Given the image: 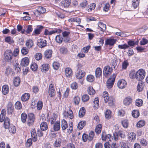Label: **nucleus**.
Masks as SVG:
<instances>
[{
    "label": "nucleus",
    "instance_id": "nucleus-1",
    "mask_svg": "<svg viewBox=\"0 0 148 148\" xmlns=\"http://www.w3.org/2000/svg\"><path fill=\"white\" fill-rule=\"evenodd\" d=\"M145 76V72L142 69H139L136 72V79L139 81H141L144 79Z\"/></svg>",
    "mask_w": 148,
    "mask_h": 148
},
{
    "label": "nucleus",
    "instance_id": "nucleus-2",
    "mask_svg": "<svg viewBox=\"0 0 148 148\" xmlns=\"http://www.w3.org/2000/svg\"><path fill=\"white\" fill-rule=\"evenodd\" d=\"M116 75V74H113L108 80L107 82V86L108 88L110 89L113 86Z\"/></svg>",
    "mask_w": 148,
    "mask_h": 148
},
{
    "label": "nucleus",
    "instance_id": "nucleus-3",
    "mask_svg": "<svg viewBox=\"0 0 148 148\" xmlns=\"http://www.w3.org/2000/svg\"><path fill=\"white\" fill-rule=\"evenodd\" d=\"M61 30L57 28H55L51 30L50 29H46L45 31L44 34L45 35H50L56 33H60L61 32Z\"/></svg>",
    "mask_w": 148,
    "mask_h": 148
},
{
    "label": "nucleus",
    "instance_id": "nucleus-4",
    "mask_svg": "<svg viewBox=\"0 0 148 148\" xmlns=\"http://www.w3.org/2000/svg\"><path fill=\"white\" fill-rule=\"evenodd\" d=\"M85 75V72L82 70L77 71V72L76 74V77L77 79H82L83 77ZM80 83L81 84H82L83 81L82 80L80 81Z\"/></svg>",
    "mask_w": 148,
    "mask_h": 148
},
{
    "label": "nucleus",
    "instance_id": "nucleus-5",
    "mask_svg": "<svg viewBox=\"0 0 148 148\" xmlns=\"http://www.w3.org/2000/svg\"><path fill=\"white\" fill-rule=\"evenodd\" d=\"M5 61L9 62L12 59V55L11 50H7L5 52L4 54Z\"/></svg>",
    "mask_w": 148,
    "mask_h": 148
},
{
    "label": "nucleus",
    "instance_id": "nucleus-6",
    "mask_svg": "<svg viewBox=\"0 0 148 148\" xmlns=\"http://www.w3.org/2000/svg\"><path fill=\"white\" fill-rule=\"evenodd\" d=\"M112 71V69L109 66H107L104 67L103 73L105 77L108 76L110 74Z\"/></svg>",
    "mask_w": 148,
    "mask_h": 148
},
{
    "label": "nucleus",
    "instance_id": "nucleus-7",
    "mask_svg": "<svg viewBox=\"0 0 148 148\" xmlns=\"http://www.w3.org/2000/svg\"><path fill=\"white\" fill-rule=\"evenodd\" d=\"M35 117L33 114L30 113L28 115V120L27 122V125L30 126L33 125Z\"/></svg>",
    "mask_w": 148,
    "mask_h": 148
},
{
    "label": "nucleus",
    "instance_id": "nucleus-8",
    "mask_svg": "<svg viewBox=\"0 0 148 148\" xmlns=\"http://www.w3.org/2000/svg\"><path fill=\"white\" fill-rule=\"evenodd\" d=\"M126 85L127 83L124 79H120L118 82L117 86L119 88L123 89L125 88Z\"/></svg>",
    "mask_w": 148,
    "mask_h": 148
},
{
    "label": "nucleus",
    "instance_id": "nucleus-9",
    "mask_svg": "<svg viewBox=\"0 0 148 148\" xmlns=\"http://www.w3.org/2000/svg\"><path fill=\"white\" fill-rule=\"evenodd\" d=\"M63 115L65 118H69L70 119H72L73 118V114L72 110H70L66 112L64 111L63 113Z\"/></svg>",
    "mask_w": 148,
    "mask_h": 148
},
{
    "label": "nucleus",
    "instance_id": "nucleus-10",
    "mask_svg": "<svg viewBox=\"0 0 148 148\" xmlns=\"http://www.w3.org/2000/svg\"><path fill=\"white\" fill-rule=\"evenodd\" d=\"M101 138L102 140L103 141L107 140L108 141H110L112 138L111 137L110 134H106L105 132H103L101 135Z\"/></svg>",
    "mask_w": 148,
    "mask_h": 148
},
{
    "label": "nucleus",
    "instance_id": "nucleus-11",
    "mask_svg": "<svg viewBox=\"0 0 148 148\" xmlns=\"http://www.w3.org/2000/svg\"><path fill=\"white\" fill-rule=\"evenodd\" d=\"M47 42L45 40L43 39H40L39 40L38 45L40 48H42L46 46Z\"/></svg>",
    "mask_w": 148,
    "mask_h": 148
},
{
    "label": "nucleus",
    "instance_id": "nucleus-12",
    "mask_svg": "<svg viewBox=\"0 0 148 148\" xmlns=\"http://www.w3.org/2000/svg\"><path fill=\"white\" fill-rule=\"evenodd\" d=\"M29 63V60L28 58L25 57L22 59L20 64L22 66H26L28 65Z\"/></svg>",
    "mask_w": 148,
    "mask_h": 148
},
{
    "label": "nucleus",
    "instance_id": "nucleus-13",
    "mask_svg": "<svg viewBox=\"0 0 148 148\" xmlns=\"http://www.w3.org/2000/svg\"><path fill=\"white\" fill-rule=\"evenodd\" d=\"M7 111L9 114H11L14 110V107L12 104L10 102H9L7 106Z\"/></svg>",
    "mask_w": 148,
    "mask_h": 148
},
{
    "label": "nucleus",
    "instance_id": "nucleus-14",
    "mask_svg": "<svg viewBox=\"0 0 148 148\" xmlns=\"http://www.w3.org/2000/svg\"><path fill=\"white\" fill-rule=\"evenodd\" d=\"M44 28V27L41 25H38L34 29V34L35 35H38L40 34V32Z\"/></svg>",
    "mask_w": 148,
    "mask_h": 148
},
{
    "label": "nucleus",
    "instance_id": "nucleus-15",
    "mask_svg": "<svg viewBox=\"0 0 148 148\" xmlns=\"http://www.w3.org/2000/svg\"><path fill=\"white\" fill-rule=\"evenodd\" d=\"M71 1V0H63L61 3L62 6L64 8H67L70 5Z\"/></svg>",
    "mask_w": 148,
    "mask_h": 148
},
{
    "label": "nucleus",
    "instance_id": "nucleus-16",
    "mask_svg": "<svg viewBox=\"0 0 148 148\" xmlns=\"http://www.w3.org/2000/svg\"><path fill=\"white\" fill-rule=\"evenodd\" d=\"M31 133L33 141L34 142L36 141L37 139V138L35 129H32L31 130Z\"/></svg>",
    "mask_w": 148,
    "mask_h": 148
},
{
    "label": "nucleus",
    "instance_id": "nucleus-17",
    "mask_svg": "<svg viewBox=\"0 0 148 148\" xmlns=\"http://www.w3.org/2000/svg\"><path fill=\"white\" fill-rule=\"evenodd\" d=\"M116 40L114 39L110 38L107 39L105 42V44L106 45H113L116 42Z\"/></svg>",
    "mask_w": 148,
    "mask_h": 148
},
{
    "label": "nucleus",
    "instance_id": "nucleus-18",
    "mask_svg": "<svg viewBox=\"0 0 148 148\" xmlns=\"http://www.w3.org/2000/svg\"><path fill=\"white\" fill-rule=\"evenodd\" d=\"M52 53L51 50L47 49L45 52L44 55L46 58H49L51 57Z\"/></svg>",
    "mask_w": 148,
    "mask_h": 148
},
{
    "label": "nucleus",
    "instance_id": "nucleus-19",
    "mask_svg": "<svg viewBox=\"0 0 148 148\" xmlns=\"http://www.w3.org/2000/svg\"><path fill=\"white\" fill-rule=\"evenodd\" d=\"M53 126V130L55 131H57L60 129V122L58 120H57L56 123H54Z\"/></svg>",
    "mask_w": 148,
    "mask_h": 148
},
{
    "label": "nucleus",
    "instance_id": "nucleus-20",
    "mask_svg": "<svg viewBox=\"0 0 148 148\" xmlns=\"http://www.w3.org/2000/svg\"><path fill=\"white\" fill-rule=\"evenodd\" d=\"M102 70L100 67H97L95 72V76L97 78L99 77L102 75Z\"/></svg>",
    "mask_w": 148,
    "mask_h": 148
},
{
    "label": "nucleus",
    "instance_id": "nucleus-21",
    "mask_svg": "<svg viewBox=\"0 0 148 148\" xmlns=\"http://www.w3.org/2000/svg\"><path fill=\"white\" fill-rule=\"evenodd\" d=\"M49 68V65L47 64H44L41 66L40 69L42 72L45 73L47 71Z\"/></svg>",
    "mask_w": 148,
    "mask_h": 148
},
{
    "label": "nucleus",
    "instance_id": "nucleus-22",
    "mask_svg": "<svg viewBox=\"0 0 148 148\" xmlns=\"http://www.w3.org/2000/svg\"><path fill=\"white\" fill-rule=\"evenodd\" d=\"M29 94L25 93L21 97V100L23 101H27L29 98Z\"/></svg>",
    "mask_w": 148,
    "mask_h": 148
},
{
    "label": "nucleus",
    "instance_id": "nucleus-23",
    "mask_svg": "<svg viewBox=\"0 0 148 148\" xmlns=\"http://www.w3.org/2000/svg\"><path fill=\"white\" fill-rule=\"evenodd\" d=\"M69 22H76L77 23L80 24L81 23L80 19L79 18H72L68 20Z\"/></svg>",
    "mask_w": 148,
    "mask_h": 148
},
{
    "label": "nucleus",
    "instance_id": "nucleus-24",
    "mask_svg": "<svg viewBox=\"0 0 148 148\" xmlns=\"http://www.w3.org/2000/svg\"><path fill=\"white\" fill-rule=\"evenodd\" d=\"M132 102V99L130 97L125 98L123 100L124 105L127 106L130 104Z\"/></svg>",
    "mask_w": 148,
    "mask_h": 148
},
{
    "label": "nucleus",
    "instance_id": "nucleus-25",
    "mask_svg": "<svg viewBox=\"0 0 148 148\" xmlns=\"http://www.w3.org/2000/svg\"><path fill=\"white\" fill-rule=\"evenodd\" d=\"M65 75L67 77H70L72 75V72L71 69L67 68L65 69Z\"/></svg>",
    "mask_w": 148,
    "mask_h": 148
},
{
    "label": "nucleus",
    "instance_id": "nucleus-26",
    "mask_svg": "<svg viewBox=\"0 0 148 148\" xmlns=\"http://www.w3.org/2000/svg\"><path fill=\"white\" fill-rule=\"evenodd\" d=\"M9 92L8 86L7 85L3 86L2 88V92L4 95H6Z\"/></svg>",
    "mask_w": 148,
    "mask_h": 148
},
{
    "label": "nucleus",
    "instance_id": "nucleus-27",
    "mask_svg": "<svg viewBox=\"0 0 148 148\" xmlns=\"http://www.w3.org/2000/svg\"><path fill=\"white\" fill-rule=\"evenodd\" d=\"M34 43L31 40H27L26 42V45L28 48H31L33 45Z\"/></svg>",
    "mask_w": 148,
    "mask_h": 148
},
{
    "label": "nucleus",
    "instance_id": "nucleus-28",
    "mask_svg": "<svg viewBox=\"0 0 148 148\" xmlns=\"http://www.w3.org/2000/svg\"><path fill=\"white\" fill-rule=\"evenodd\" d=\"M102 128V125L100 124H99L96 126L95 129V132L97 134H99L101 133Z\"/></svg>",
    "mask_w": 148,
    "mask_h": 148
},
{
    "label": "nucleus",
    "instance_id": "nucleus-29",
    "mask_svg": "<svg viewBox=\"0 0 148 148\" xmlns=\"http://www.w3.org/2000/svg\"><path fill=\"white\" fill-rule=\"evenodd\" d=\"M20 83V78L19 77H15L13 81V84L15 86H17L19 85Z\"/></svg>",
    "mask_w": 148,
    "mask_h": 148
},
{
    "label": "nucleus",
    "instance_id": "nucleus-30",
    "mask_svg": "<svg viewBox=\"0 0 148 148\" xmlns=\"http://www.w3.org/2000/svg\"><path fill=\"white\" fill-rule=\"evenodd\" d=\"M4 127L5 129H8L10 127V119L8 118H6L4 121Z\"/></svg>",
    "mask_w": 148,
    "mask_h": 148
},
{
    "label": "nucleus",
    "instance_id": "nucleus-31",
    "mask_svg": "<svg viewBox=\"0 0 148 148\" xmlns=\"http://www.w3.org/2000/svg\"><path fill=\"white\" fill-rule=\"evenodd\" d=\"M128 138L129 140H134L136 138V134L134 132H131L129 134Z\"/></svg>",
    "mask_w": 148,
    "mask_h": 148
},
{
    "label": "nucleus",
    "instance_id": "nucleus-32",
    "mask_svg": "<svg viewBox=\"0 0 148 148\" xmlns=\"http://www.w3.org/2000/svg\"><path fill=\"white\" fill-rule=\"evenodd\" d=\"M61 127L63 130H64L66 129L68 127V124L66 121L63 119L62 121Z\"/></svg>",
    "mask_w": 148,
    "mask_h": 148
},
{
    "label": "nucleus",
    "instance_id": "nucleus-33",
    "mask_svg": "<svg viewBox=\"0 0 148 148\" xmlns=\"http://www.w3.org/2000/svg\"><path fill=\"white\" fill-rule=\"evenodd\" d=\"M40 127L42 130L45 131L48 128L47 123L45 122L42 123L40 125Z\"/></svg>",
    "mask_w": 148,
    "mask_h": 148
},
{
    "label": "nucleus",
    "instance_id": "nucleus-34",
    "mask_svg": "<svg viewBox=\"0 0 148 148\" xmlns=\"http://www.w3.org/2000/svg\"><path fill=\"white\" fill-rule=\"evenodd\" d=\"M85 110L84 107L82 108L79 112V116L80 117H83L85 114Z\"/></svg>",
    "mask_w": 148,
    "mask_h": 148
},
{
    "label": "nucleus",
    "instance_id": "nucleus-35",
    "mask_svg": "<svg viewBox=\"0 0 148 148\" xmlns=\"http://www.w3.org/2000/svg\"><path fill=\"white\" fill-rule=\"evenodd\" d=\"M98 27L101 29V30L103 32L106 28V25L101 22H99L98 24Z\"/></svg>",
    "mask_w": 148,
    "mask_h": 148
},
{
    "label": "nucleus",
    "instance_id": "nucleus-36",
    "mask_svg": "<svg viewBox=\"0 0 148 148\" xmlns=\"http://www.w3.org/2000/svg\"><path fill=\"white\" fill-rule=\"evenodd\" d=\"M85 121H82L79 123L77 126V128L79 130H81L86 125Z\"/></svg>",
    "mask_w": 148,
    "mask_h": 148
},
{
    "label": "nucleus",
    "instance_id": "nucleus-37",
    "mask_svg": "<svg viewBox=\"0 0 148 148\" xmlns=\"http://www.w3.org/2000/svg\"><path fill=\"white\" fill-rule=\"evenodd\" d=\"M144 86V84L142 82H139L137 86V90L139 92L142 91L143 89Z\"/></svg>",
    "mask_w": 148,
    "mask_h": 148
},
{
    "label": "nucleus",
    "instance_id": "nucleus-38",
    "mask_svg": "<svg viewBox=\"0 0 148 148\" xmlns=\"http://www.w3.org/2000/svg\"><path fill=\"white\" fill-rule=\"evenodd\" d=\"M63 38L61 35H57L55 38L56 42L59 43H61L62 42Z\"/></svg>",
    "mask_w": 148,
    "mask_h": 148
},
{
    "label": "nucleus",
    "instance_id": "nucleus-39",
    "mask_svg": "<svg viewBox=\"0 0 148 148\" xmlns=\"http://www.w3.org/2000/svg\"><path fill=\"white\" fill-rule=\"evenodd\" d=\"M129 75L130 78L132 79H136V72L134 70H132L131 71Z\"/></svg>",
    "mask_w": 148,
    "mask_h": 148
},
{
    "label": "nucleus",
    "instance_id": "nucleus-40",
    "mask_svg": "<svg viewBox=\"0 0 148 148\" xmlns=\"http://www.w3.org/2000/svg\"><path fill=\"white\" fill-rule=\"evenodd\" d=\"M108 92L106 91L104 92L103 95V97L104 99V100L105 102H107L108 101V99H109V97L108 96Z\"/></svg>",
    "mask_w": 148,
    "mask_h": 148
},
{
    "label": "nucleus",
    "instance_id": "nucleus-41",
    "mask_svg": "<svg viewBox=\"0 0 148 148\" xmlns=\"http://www.w3.org/2000/svg\"><path fill=\"white\" fill-rule=\"evenodd\" d=\"M88 93L90 95H93L95 93V91L92 87H89L88 88Z\"/></svg>",
    "mask_w": 148,
    "mask_h": 148
},
{
    "label": "nucleus",
    "instance_id": "nucleus-42",
    "mask_svg": "<svg viewBox=\"0 0 148 148\" xmlns=\"http://www.w3.org/2000/svg\"><path fill=\"white\" fill-rule=\"evenodd\" d=\"M57 117L58 116L56 115L55 114L53 115L51 119V124H54L56 123Z\"/></svg>",
    "mask_w": 148,
    "mask_h": 148
},
{
    "label": "nucleus",
    "instance_id": "nucleus-43",
    "mask_svg": "<svg viewBox=\"0 0 148 148\" xmlns=\"http://www.w3.org/2000/svg\"><path fill=\"white\" fill-rule=\"evenodd\" d=\"M132 114L133 117L137 118L139 115V111L138 110H134L132 112Z\"/></svg>",
    "mask_w": 148,
    "mask_h": 148
},
{
    "label": "nucleus",
    "instance_id": "nucleus-44",
    "mask_svg": "<svg viewBox=\"0 0 148 148\" xmlns=\"http://www.w3.org/2000/svg\"><path fill=\"white\" fill-rule=\"evenodd\" d=\"M27 118V115L25 113H23L21 116V121L23 123H25L26 122V119Z\"/></svg>",
    "mask_w": 148,
    "mask_h": 148
},
{
    "label": "nucleus",
    "instance_id": "nucleus-45",
    "mask_svg": "<svg viewBox=\"0 0 148 148\" xmlns=\"http://www.w3.org/2000/svg\"><path fill=\"white\" fill-rule=\"evenodd\" d=\"M86 79L89 82H92L94 81L95 78L92 75H89L87 76Z\"/></svg>",
    "mask_w": 148,
    "mask_h": 148
},
{
    "label": "nucleus",
    "instance_id": "nucleus-46",
    "mask_svg": "<svg viewBox=\"0 0 148 148\" xmlns=\"http://www.w3.org/2000/svg\"><path fill=\"white\" fill-rule=\"evenodd\" d=\"M111 111L109 110H107L105 112V117L106 119L110 118L111 116Z\"/></svg>",
    "mask_w": 148,
    "mask_h": 148
},
{
    "label": "nucleus",
    "instance_id": "nucleus-47",
    "mask_svg": "<svg viewBox=\"0 0 148 148\" xmlns=\"http://www.w3.org/2000/svg\"><path fill=\"white\" fill-rule=\"evenodd\" d=\"M99 101L98 98H95L93 102L94 106L96 108H97L99 106Z\"/></svg>",
    "mask_w": 148,
    "mask_h": 148
},
{
    "label": "nucleus",
    "instance_id": "nucleus-48",
    "mask_svg": "<svg viewBox=\"0 0 148 148\" xmlns=\"http://www.w3.org/2000/svg\"><path fill=\"white\" fill-rule=\"evenodd\" d=\"M145 124V122L144 120H140L139 121L137 124V126L138 127H141L144 126Z\"/></svg>",
    "mask_w": 148,
    "mask_h": 148
},
{
    "label": "nucleus",
    "instance_id": "nucleus-49",
    "mask_svg": "<svg viewBox=\"0 0 148 148\" xmlns=\"http://www.w3.org/2000/svg\"><path fill=\"white\" fill-rule=\"evenodd\" d=\"M46 11L45 8L42 7H40L37 11L35 12H39L40 14H43L45 13Z\"/></svg>",
    "mask_w": 148,
    "mask_h": 148
},
{
    "label": "nucleus",
    "instance_id": "nucleus-50",
    "mask_svg": "<svg viewBox=\"0 0 148 148\" xmlns=\"http://www.w3.org/2000/svg\"><path fill=\"white\" fill-rule=\"evenodd\" d=\"M29 50L26 47H23L21 50V53L23 55H27L28 53Z\"/></svg>",
    "mask_w": 148,
    "mask_h": 148
},
{
    "label": "nucleus",
    "instance_id": "nucleus-51",
    "mask_svg": "<svg viewBox=\"0 0 148 148\" xmlns=\"http://www.w3.org/2000/svg\"><path fill=\"white\" fill-rule=\"evenodd\" d=\"M132 2V6L134 8H136L139 5V0H133Z\"/></svg>",
    "mask_w": 148,
    "mask_h": 148
},
{
    "label": "nucleus",
    "instance_id": "nucleus-52",
    "mask_svg": "<svg viewBox=\"0 0 148 148\" xmlns=\"http://www.w3.org/2000/svg\"><path fill=\"white\" fill-rule=\"evenodd\" d=\"M33 30V28L31 25H29L27 26L26 33L27 34H30Z\"/></svg>",
    "mask_w": 148,
    "mask_h": 148
},
{
    "label": "nucleus",
    "instance_id": "nucleus-53",
    "mask_svg": "<svg viewBox=\"0 0 148 148\" xmlns=\"http://www.w3.org/2000/svg\"><path fill=\"white\" fill-rule=\"evenodd\" d=\"M108 104L109 106H111L114 104V99L112 97H110L109 99H108Z\"/></svg>",
    "mask_w": 148,
    "mask_h": 148
},
{
    "label": "nucleus",
    "instance_id": "nucleus-54",
    "mask_svg": "<svg viewBox=\"0 0 148 148\" xmlns=\"http://www.w3.org/2000/svg\"><path fill=\"white\" fill-rule=\"evenodd\" d=\"M49 93L51 97H54L56 93L55 89H49Z\"/></svg>",
    "mask_w": 148,
    "mask_h": 148
},
{
    "label": "nucleus",
    "instance_id": "nucleus-55",
    "mask_svg": "<svg viewBox=\"0 0 148 148\" xmlns=\"http://www.w3.org/2000/svg\"><path fill=\"white\" fill-rule=\"evenodd\" d=\"M35 58L37 60H39L42 59V55L40 53H37L34 56Z\"/></svg>",
    "mask_w": 148,
    "mask_h": 148
},
{
    "label": "nucleus",
    "instance_id": "nucleus-56",
    "mask_svg": "<svg viewBox=\"0 0 148 148\" xmlns=\"http://www.w3.org/2000/svg\"><path fill=\"white\" fill-rule=\"evenodd\" d=\"M52 65L53 69L55 70H58L60 66L59 63L57 62H54L53 63Z\"/></svg>",
    "mask_w": 148,
    "mask_h": 148
},
{
    "label": "nucleus",
    "instance_id": "nucleus-57",
    "mask_svg": "<svg viewBox=\"0 0 148 148\" xmlns=\"http://www.w3.org/2000/svg\"><path fill=\"white\" fill-rule=\"evenodd\" d=\"M55 14L56 16H57L58 17L61 18H63L64 17L63 14L61 13L58 11H56L55 12Z\"/></svg>",
    "mask_w": 148,
    "mask_h": 148
},
{
    "label": "nucleus",
    "instance_id": "nucleus-58",
    "mask_svg": "<svg viewBox=\"0 0 148 148\" xmlns=\"http://www.w3.org/2000/svg\"><path fill=\"white\" fill-rule=\"evenodd\" d=\"M37 64L35 63H33L31 65L30 68L32 70L34 71H36L38 68Z\"/></svg>",
    "mask_w": 148,
    "mask_h": 148
},
{
    "label": "nucleus",
    "instance_id": "nucleus-59",
    "mask_svg": "<svg viewBox=\"0 0 148 148\" xmlns=\"http://www.w3.org/2000/svg\"><path fill=\"white\" fill-rule=\"evenodd\" d=\"M15 106L16 109L18 110H19L21 108V104L19 101H17L15 104Z\"/></svg>",
    "mask_w": 148,
    "mask_h": 148
},
{
    "label": "nucleus",
    "instance_id": "nucleus-60",
    "mask_svg": "<svg viewBox=\"0 0 148 148\" xmlns=\"http://www.w3.org/2000/svg\"><path fill=\"white\" fill-rule=\"evenodd\" d=\"M5 42L9 44H11L14 42L13 39L10 36L7 37L5 39Z\"/></svg>",
    "mask_w": 148,
    "mask_h": 148
},
{
    "label": "nucleus",
    "instance_id": "nucleus-61",
    "mask_svg": "<svg viewBox=\"0 0 148 148\" xmlns=\"http://www.w3.org/2000/svg\"><path fill=\"white\" fill-rule=\"evenodd\" d=\"M118 48L121 49H125L129 47V46L126 44L122 45H119Z\"/></svg>",
    "mask_w": 148,
    "mask_h": 148
},
{
    "label": "nucleus",
    "instance_id": "nucleus-62",
    "mask_svg": "<svg viewBox=\"0 0 148 148\" xmlns=\"http://www.w3.org/2000/svg\"><path fill=\"white\" fill-rule=\"evenodd\" d=\"M122 124L123 127L125 128H127L128 125V121L127 120H124L123 121L121 122Z\"/></svg>",
    "mask_w": 148,
    "mask_h": 148
},
{
    "label": "nucleus",
    "instance_id": "nucleus-63",
    "mask_svg": "<svg viewBox=\"0 0 148 148\" xmlns=\"http://www.w3.org/2000/svg\"><path fill=\"white\" fill-rule=\"evenodd\" d=\"M43 103L41 101H39L37 103V109L38 110H41L42 107Z\"/></svg>",
    "mask_w": 148,
    "mask_h": 148
},
{
    "label": "nucleus",
    "instance_id": "nucleus-64",
    "mask_svg": "<svg viewBox=\"0 0 148 148\" xmlns=\"http://www.w3.org/2000/svg\"><path fill=\"white\" fill-rule=\"evenodd\" d=\"M143 101L142 100L138 99H137L136 101V105L138 106H141L143 104Z\"/></svg>",
    "mask_w": 148,
    "mask_h": 148
}]
</instances>
